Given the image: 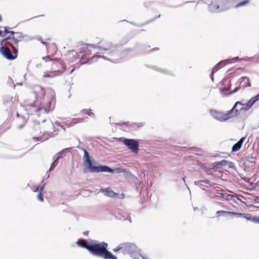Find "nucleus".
Instances as JSON below:
<instances>
[{"label": "nucleus", "instance_id": "nucleus-45", "mask_svg": "<svg viewBox=\"0 0 259 259\" xmlns=\"http://www.w3.org/2000/svg\"><path fill=\"white\" fill-rule=\"evenodd\" d=\"M114 198H118V199H124L125 198V195L123 193H121V194L116 193V195Z\"/></svg>", "mask_w": 259, "mask_h": 259}, {"label": "nucleus", "instance_id": "nucleus-18", "mask_svg": "<svg viewBox=\"0 0 259 259\" xmlns=\"http://www.w3.org/2000/svg\"><path fill=\"white\" fill-rule=\"evenodd\" d=\"M239 80L240 87H242L243 88H244L246 87L251 86V83L249 82V79L248 77H241Z\"/></svg>", "mask_w": 259, "mask_h": 259}, {"label": "nucleus", "instance_id": "nucleus-11", "mask_svg": "<svg viewBox=\"0 0 259 259\" xmlns=\"http://www.w3.org/2000/svg\"><path fill=\"white\" fill-rule=\"evenodd\" d=\"M123 249L122 253L125 254H131L133 251H137L138 247L134 244L130 242H124L122 243Z\"/></svg>", "mask_w": 259, "mask_h": 259}, {"label": "nucleus", "instance_id": "nucleus-19", "mask_svg": "<svg viewBox=\"0 0 259 259\" xmlns=\"http://www.w3.org/2000/svg\"><path fill=\"white\" fill-rule=\"evenodd\" d=\"M100 192L104 193L105 196L111 198H114L116 195V193L110 189V188H102L100 190Z\"/></svg>", "mask_w": 259, "mask_h": 259}, {"label": "nucleus", "instance_id": "nucleus-3", "mask_svg": "<svg viewBox=\"0 0 259 259\" xmlns=\"http://www.w3.org/2000/svg\"><path fill=\"white\" fill-rule=\"evenodd\" d=\"M76 147L83 151L84 155L82 157L83 164L87 167L90 172L99 173L107 172L114 174L124 172L125 171L124 169L120 167L113 169L108 166L104 165L98 164L97 165H93V161L88 151L85 149L80 147L79 145L76 146Z\"/></svg>", "mask_w": 259, "mask_h": 259}, {"label": "nucleus", "instance_id": "nucleus-21", "mask_svg": "<svg viewBox=\"0 0 259 259\" xmlns=\"http://www.w3.org/2000/svg\"><path fill=\"white\" fill-rule=\"evenodd\" d=\"M64 71V70H58L54 71L51 72L50 74H47L45 73L44 75V77H52L57 75H60L63 73V72Z\"/></svg>", "mask_w": 259, "mask_h": 259}, {"label": "nucleus", "instance_id": "nucleus-30", "mask_svg": "<svg viewBox=\"0 0 259 259\" xmlns=\"http://www.w3.org/2000/svg\"><path fill=\"white\" fill-rule=\"evenodd\" d=\"M84 119L83 118H73L72 121L69 123L70 126H72L76 124L77 123L82 122L83 121Z\"/></svg>", "mask_w": 259, "mask_h": 259}, {"label": "nucleus", "instance_id": "nucleus-47", "mask_svg": "<svg viewBox=\"0 0 259 259\" xmlns=\"http://www.w3.org/2000/svg\"><path fill=\"white\" fill-rule=\"evenodd\" d=\"M10 28L8 27H5V30L3 31V34H5V36L7 35L8 34H9L10 30H9Z\"/></svg>", "mask_w": 259, "mask_h": 259}, {"label": "nucleus", "instance_id": "nucleus-50", "mask_svg": "<svg viewBox=\"0 0 259 259\" xmlns=\"http://www.w3.org/2000/svg\"><path fill=\"white\" fill-rule=\"evenodd\" d=\"M254 158L253 157H252V156H251V157H248L247 158V160L248 161H249V162H250V163H255V161H252V160H251V159H254Z\"/></svg>", "mask_w": 259, "mask_h": 259}, {"label": "nucleus", "instance_id": "nucleus-52", "mask_svg": "<svg viewBox=\"0 0 259 259\" xmlns=\"http://www.w3.org/2000/svg\"><path fill=\"white\" fill-rule=\"evenodd\" d=\"M202 181L203 182V183H205V184L209 185L210 186L212 185L211 183H210V182L208 180H202Z\"/></svg>", "mask_w": 259, "mask_h": 259}, {"label": "nucleus", "instance_id": "nucleus-51", "mask_svg": "<svg viewBox=\"0 0 259 259\" xmlns=\"http://www.w3.org/2000/svg\"><path fill=\"white\" fill-rule=\"evenodd\" d=\"M36 38L39 40L42 44L46 45L47 43L42 40V38L40 36H37Z\"/></svg>", "mask_w": 259, "mask_h": 259}, {"label": "nucleus", "instance_id": "nucleus-36", "mask_svg": "<svg viewBox=\"0 0 259 259\" xmlns=\"http://www.w3.org/2000/svg\"><path fill=\"white\" fill-rule=\"evenodd\" d=\"M89 111H91V110L89 109L88 110L87 109H84L81 110L80 111V112L83 113V114H87L89 116H94V113L91 112H89Z\"/></svg>", "mask_w": 259, "mask_h": 259}, {"label": "nucleus", "instance_id": "nucleus-22", "mask_svg": "<svg viewBox=\"0 0 259 259\" xmlns=\"http://www.w3.org/2000/svg\"><path fill=\"white\" fill-rule=\"evenodd\" d=\"M243 218L245 219L246 220L250 221L254 223H257L259 221V217H252L251 214H243Z\"/></svg>", "mask_w": 259, "mask_h": 259}, {"label": "nucleus", "instance_id": "nucleus-15", "mask_svg": "<svg viewBox=\"0 0 259 259\" xmlns=\"http://www.w3.org/2000/svg\"><path fill=\"white\" fill-rule=\"evenodd\" d=\"M218 2L221 6V11H224L233 6L235 0H218Z\"/></svg>", "mask_w": 259, "mask_h": 259}, {"label": "nucleus", "instance_id": "nucleus-13", "mask_svg": "<svg viewBox=\"0 0 259 259\" xmlns=\"http://www.w3.org/2000/svg\"><path fill=\"white\" fill-rule=\"evenodd\" d=\"M227 87L225 86L222 88H220L221 93L224 95V96H228L230 95H232L238 92V91L241 88L240 85H239L236 87L232 92H230L228 93L227 92L230 91L231 87V84L230 82V80L229 81L228 83L227 84Z\"/></svg>", "mask_w": 259, "mask_h": 259}, {"label": "nucleus", "instance_id": "nucleus-7", "mask_svg": "<svg viewBox=\"0 0 259 259\" xmlns=\"http://www.w3.org/2000/svg\"><path fill=\"white\" fill-rule=\"evenodd\" d=\"M1 46L0 53L7 60H14L17 57L18 49L13 50L12 52L6 44L1 42Z\"/></svg>", "mask_w": 259, "mask_h": 259}, {"label": "nucleus", "instance_id": "nucleus-61", "mask_svg": "<svg viewBox=\"0 0 259 259\" xmlns=\"http://www.w3.org/2000/svg\"><path fill=\"white\" fill-rule=\"evenodd\" d=\"M55 124H56V125L58 126H61V124H60V122H58V121H56V122H55Z\"/></svg>", "mask_w": 259, "mask_h": 259}, {"label": "nucleus", "instance_id": "nucleus-55", "mask_svg": "<svg viewBox=\"0 0 259 259\" xmlns=\"http://www.w3.org/2000/svg\"><path fill=\"white\" fill-rule=\"evenodd\" d=\"M134 184L135 187H139L141 185V182L139 181L138 183H135Z\"/></svg>", "mask_w": 259, "mask_h": 259}, {"label": "nucleus", "instance_id": "nucleus-8", "mask_svg": "<svg viewBox=\"0 0 259 259\" xmlns=\"http://www.w3.org/2000/svg\"><path fill=\"white\" fill-rule=\"evenodd\" d=\"M133 51L134 49L133 48H126L121 50V47L118 45L116 50L114 51V52H112L110 55L112 56L113 60H118L126 57Z\"/></svg>", "mask_w": 259, "mask_h": 259}, {"label": "nucleus", "instance_id": "nucleus-56", "mask_svg": "<svg viewBox=\"0 0 259 259\" xmlns=\"http://www.w3.org/2000/svg\"><path fill=\"white\" fill-rule=\"evenodd\" d=\"M217 68H215V66L212 68V73H215V72H217L218 71Z\"/></svg>", "mask_w": 259, "mask_h": 259}, {"label": "nucleus", "instance_id": "nucleus-10", "mask_svg": "<svg viewBox=\"0 0 259 259\" xmlns=\"http://www.w3.org/2000/svg\"><path fill=\"white\" fill-rule=\"evenodd\" d=\"M209 113L213 118L221 122H224L228 119L226 113L221 111L210 109Z\"/></svg>", "mask_w": 259, "mask_h": 259}, {"label": "nucleus", "instance_id": "nucleus-14", "mask_svg": "<svg viewBox=\"0 0 259 259\" xmlns=\"http://www.w3.org/2000/svg\"><path fill=\"white\" fill-rule=\"evenodd\" d=\"M117 125H119V126L126 125L133 130H137L138 128L143 127L144 125V123L142 122L130 123L129 121H127V122L117 123Z\"/></svg>", "mask_w": 259, "mask_h": 259}, {"label": "nucleus", "instance_id": "nucleus-49", "mask_svg": "<svg viewBox=\"0 0 259 259\" xmlns=\"http://www.w3.org/2000/svg\"><path fill=\"white\" fill-rule=\"evenodd\" d=\"M132 180L133 181V183L135 184V183H138V181H139V179L137 178V177H135L134 176H132Z\"/></svg>", "mask_w": 259, "mask_h": 259}, {"label": "nucleus", "instance_id": "nucleus-60", "mask_svg": "<svg viewBox=\"0 0 259 259\" xmlns=\"http://www.w3.org/2000/svg\"><path fill=\"white\" fill-rule=\"evenodd\" d=\"M0 37H5V34H3V32L0 30Z\"/></svg>", "mask_w": 259, "mask_h": 259}, {"label": "nucleus", "instance_id": "nucleus-37", "mask_svg": "<svg viewBox=\"0 0 259 259\" xmlns=\"http://www.w3.org/2000/svg\"><path fill=\"white\" fill-rule=\"evenodd\" d=\"M222 197L227 200H231L232 198L233 197V196L231 194H221Z\"/></svg>", "mask_w": 259, "mask_h": 259}, {"label": "nucleus", "instance_id": "nucleus-54", "mask_svg": "<svg viewBox=\"0 0 259 259\" xmlns=\"http://www.w3.org/2000/svg\"><path fill=\"white\" fill-rule=\"evenodd\" d=\"M123 220H126V219L125 218V217L124 216H123ZM127 220L131 223L132 222V220H131V218L130 216H128L127 217Z\"/></svg>", "mask_w": 259, "mask_h": 259}, {"label": "nucleus", "instance_id": "nucleus-17", "mask_svg": "<svg viewBox=\"0 0 259 259\" xmlns=\"http://www.w3.org/2000/svg\"><path fill=\"white\" fill-rule=\"evenodd\" d=\"M239 58L238 57H235L231 59H226L222 60L218 63V66H220L221 68L225 66L226 64L229 63H232L233 62L239 60Z\"/></svg>", "mask_w": 259, "mask_h": 259}, {"label": "nucleus", "instance_id": "nucleus-31", "mask_svg": "<svg viewBox=\"0 0 259 259\" xmlns=\"http://www.w3.org/2000/svg\"><path fill=\"white\" fill-rule=\"evenodd\" d=\"M231 211H225V210H218L217 212V214H218V217L223 215L224 217H227L230 215Z\"/></svg>", "mask_w": 259, "mask_h": 259}, {"label": "nucleus", "instance_id": "nucleus-35", "mask_svg": "<svg viewBox=\"0 0 259 259\" xmlns=\"http://www.w3.org/2000/svg\"><path fill=\"white\" fill-rule=\"evenodd\" d=\"M243 214L244 213L231 211L230 215H231V218H233L234 217H235L236 218H240L243 217L244 215Z\"/></svg>", "mask_w": 259, "mask_h": 259}, {"label": "nucleus", "instance_id": "nucleus-4", "mask_svg": "<svg viewBox=\"0 0 259 259\" xmlns=\"http://www.w3.org/2000/svg\"><path fill=\"white\" fill-rule=\"evenodd\" d=\"M90 44H84L82 47L80 49V51L78 52L79 54H81V56L80 57L81 61H82L83 60H84L83 62H82L81 63L82 64H85L86 63L91 64L93 62V60L99 58H103L105 60H110V59L107 58V57L105 56L104 55L94 56L92 58H87V56L91 55L92 54V51L88 48L89 47H90ZM94 61H95L94 60Z\"/></svg>", "mask_w": 259, "mask_h": 259}, {"label": "nucleus", "instance_id": "nucleus-58", "mask_svg": "<svg viewBox=\"0 0 259 259\" xmlns=\"http://www.w3.org/2000/svg\"><path fill=\"white\" fill-rule=\"evenodd\" d=\"M89 232L88 231H86L83 232V235L85 236H88L89 235Z\"/></svg>", "mask_w": 259, "mask_h": 259}, {"label": "nucleus", "instance_id": "nucleus-27", "mask_svg": "<svg viewBox=\"0 0 259 259\" xmlns=\"http://www.w3.org/2000/svg\"><path fill=\"white\" fill-rule=\"evenodd\" d=\"M154 20V19H151L150 20H148V21H146L144 23L139 24H136V23H134L133 22H130V21H127L126 20H123L122 21H126V22H127L128 23H130V24H132L133 25H135V26H138V27H143V26H145V25H147V24H149L150 23H151V22H153Z\"/></svg>", "mask_w": 259, "mask_h": 259}, {"label": "nucleus", "instance_id": "nucleus-33", "mask_svg": "<svg viewBox=\"0 0 259 259\" xmlns=\"http://www.w3.org/2000/svg\"><path fill=\"white\" fill-rule=\"evenodd\" d=\"M241 146L238 142L236 143L232 147V152H235L239 151L241 148Z\"/></svg>", "mask_w": 259, "mask_h": 259}, {"label": "nucleus", "instance_id": "nucleus-12", "mask_svg": "<svg viewBox=\"0 0 259 259\" xmlns=\"http://www.w3.org/2000/svg\"><path fill=\"white\" fill-rule=\"evenodd\" d=\"M242 103L239 101H237L235 103L232 108L226 112L228 119L232 117L240 114V111H239V108L237 109V108L238 107V106H242Z\"/></svg>", "mask_w": 259, "mask_h": 259}, {"label": "nucleus", "instance_id": "nucleus-24", "mask_svg": "<svg viewBox=\"0 0 259 259\" xmlns=\"http://www.w3.org/2000/svg\"><path fill=\"white\" fill-rule=\"evenodd\" d=\"M53 161L51 163V166L50 167V169H49V171H48L47 172V174H48V173L49 171H51L53 170L55 168V167L57 165V164H58V160H59V159H60V157H57V156L55 157L54 156L53 158Z\"/></svg>", "mask_w": 259, "mask_h": 259}, {"label": "nucleus", "instance_id": "nucleus-32", "mask_svg": "<svg viewBox=\"0 0 259 259\" xmlns=\"http://www.w3.org/2000/svg\"><path fill=\"white\" fill-rule=\"evenodd\" d=\"M15 38L17 39V41L19 42L22 41L24 38V35L22 32H17L16 35H15Z\"/></svg>", "mask_w": 259, "mask_h": 259}, {"label": "nucleus", "instance_id": "nucleus-48", "mask_svg": "<svg viewBox=\"0 0 259 259\" xmlns=\"http://www.w3.org/2000/svg\"><path fill=\"white\" fill-rule=\"evenodd\" d=\"M246 139V137H242L237 142L241 145H242L243 143Z\"/></svg>", "mask_w": 259, "mask_h": 259}, {"label": "nucleus", "instance_id": "nucleus-26", "mask_svg": "<svg viewBox=\"0 0 259 259\" xmlns=\"http://www.w3.org/2000/svg\"><path fill=\"white\" fill-rule=\"evenodd\" d=\"M259 101V97L257 94L256 96L251 98L247 102L249 106L248 108H250L256 102Z\"/></svg>", "mask_w": 259, "mask_h": 259}, {"label": "nucleus", "instance_id": "nucleus-28", "mask_svg": "<svg viewBox=\"0 0 259 259\" xmlns=\"http://www.w3.org/2000/svg\"><path fill=\"white\" fill-rule=\"evenodd\" d=\"M146 48L147 47L145 45L137 43L133 49H134V51H140L145 50Z\"/></svg>", "mask_w": 259, "mask_h": 259}, {"label": "nucleus", "instance_id": "nucleus-57", "mask_svg": "<svg viewBox=\"0 0 259 259\" xmlns=\"http://www.w3.org/2000/svg\"><path fill=\"white\" fill-rule=\"evenodd\" d=\"M214 73H212V72H211V74H210V77L211 80L212 81H213V74H214Z\"/></svg>", "mask_w": 259, "mask_h": 259}, {"label": "nucleus", "instance_id": "nucleus-44", "mask_svg": "<svg viewBox=\"0 0 259 259\" xmlns=\"http://www.w3.org/2000/svg\"><path fill=\"white\" fill-rule=\"evenodd\" d=\"M45 185H46V183L44 184L41 187H37L36 188V189L35 190V191H38L39 192H42V191L44 190V189H45Z\"/></svg>", "mask_w": 259, "mask_h": 259}, {"label": "nucleus", "instance_id": "nucleus-2", "mask_svg": "<svg viewBox=\"0 0 259 259\" xmlns=\"http://www.w3.org/2000/svg\"><path fill=\"white\" fill-rule=\"evenodd\" d=\"M35 96L36 102L38 103L35 105L37 106L34 111V113L38 117L42 114L48 113L51 111L53 95L51 94V97H45L46 92L45 89L40 86L36 87L35 90L32 92Z\"/></svg>", "mask_w": 259, "mask_h": 259}, {"label": "nucleus", "instance_id": "nucleus-40", "mask_svg": "<svg viewBox=\"0 0 259 259\" xmlns=\"http://www.w3.org/2000/svg\"><path fill=\"white\" fill-rule=\"evenodd\" d=\"M122 249H123V246H122V243L119 244L116 247L113 249V251L115 252H118L119 251L121 250L122 252Z\"/></svg>", "mask_w": 259, "mask_h": 259}, {"label": "nucleus", "instance_id": "nucleus-38", "mask_svg": "<svg viewBox=\"0 0 259 259\" xmlns=\"http://www.w3.org/2000/svg\"><path fill=\"white\" fill-rule=\"evenodd\" d=\"M130 255L134 259H139V257L141 256V255L140 253H138L137 251H133V252Z\"/></svg>", "mask_w": 259, "mask_h": 259}, {"label": "nucleus", "instance_id": "nucleus-46", "mask_svg": "<svg viewBox=\"0 0 259 259\" xmlns=\"http://www.w3.org/2000/svg\"><path fill=\"white\" fill-rule=\"evenodd\" d=\"M32 139L35 141H44L42 137H33Z\"/></svg>", "mask_w": 259, "mask_h": 259}, {"label": "nucleus", "instance_id": "nucleus-34", "mask_svg": "<svg viewBox=\"0 0 259 259\" xmlns=\"http://www.w3.org/2000/svg\"><path fill=\"white\" fill-rule=\"evenodd\" d=\"M42 59L43 60H44L46 62H49V61H52L53 62V65L54 64H56L57 63V62H58V61H56L55 60L52 59L48 56H46V57H43L42 58Z\"/></svg>", "mask_w": 259, "mask_h": 259}, {"label": "nucleus", "instance_id": "nucleus-5", "mask_svg": "<svg viewBox=\"0 0 259 259\" xmlns=\"http://www.w3.org/2000/svg\"><path fill=\"white\" fill-rule=\"evenodd\" d=\"M118 45H113L111 42H107L103 45L99 46L97 45H90V47L91 48H95L98 49L99 51L97 53L103 54L105 55L107 58L110 59V61H112V56L110 55L112 52H114L116 50Z\"/></svg>", "mask_w": 259, "mask_h": 259}, {"label": "nucleus", "instance_id": "nucleus-42", "mask_svg": "<svg viewBox=\"0 0 259 259\" xmlns=\"http://www.w3.org/2000/svg\"><path fill=\"white\" fill-rule=\"evenodd\" d=\"M130 40V38L129 37L126 36L122 38L121 41V45H124L128 42Z\"/></svg>", "mask_w": 259, "mask_h": 259}, {"label": "nucleus", "instance_id": "nucleus-63", "mask_svg": "<svg viewBox=\"0 0 259 259\" xmlns=\"http://www.w3.org/2000/svg\"><path fill=\"white\" fill-rule=\"evenodd\" d=\"M23 126H24L23 124H20V125H19L18 128L19 129H21L22 128H23Z\"/></svg>", "mask_w": 259, "mask_h": 259}, {"label": "nucleus", "instance_id": "nucleus-9", "mask_svg": "<svg viewBox=\"0 0 259 259\" xmlns=\"http://www.w3.org/2000/svg\"><path fill=\"white\" fill-rule=\"evenodd\" d=\"M1 42L3 44H5L7 46L11 47L12 50H16V49H18L19 42L15 36H8L6 38H4Z\"/></svg>", "mask_w": 259, "mask_h": 259}, {"label": "nucleus", "instance_id": "nucleus-20", "mask_svg": "<svg viewBox=\"0 0 259 259\" xmlns=\"http://www.w3.org/2000/svg\"><path fill=\"white\" fill-rule=\"evenodd\" d=\"M151 68L153 70H156L157 71H159L162 73L168 75H170L172 76H174L175 74L172 72L170 71L169 70L165 69H162L161 68H159L156 66H152L151 67Z\"/></svg>", "mask_w": 259, "mask_h": 259}, {"label": "nucleus", "instance_id": "nucleus-59", "mask_svg": "<svg viewBox=\"0 0 259 259\" xmlns=\"http://www.w3.org/2000/svg\"><path fill=\"white\" fill-rule=\"evenodd\" d=\"M254 201L259 203V197H256V198L254 199Z\"/></svg>", "mask_w": 259, "mask_h": 259}, {"label": "nucleus", "instance_id": "nucleus-1", "mask_svg": "<svg viewBox=\"0 0 259 259\" xmlns=\"http://www.w3.org/2000/svg\"><path fill=\"white\" fill-rule=\"evenodd\" d=\"M83 241L82 243L78 240L76 244L78 246L87 249L93 255L103 259H118L116 255L108 250L107 243L93 239L83 240Z\"/></svg>", "mask_w": 259, "mask_h": 259}, {"label": "nucleus", "instance_id": "nucleus-6", "mask_svg": "<svg viewBox=\"0 0 259 259\" xmlns=\"http://www.w3.org/2000/svg\"><path fill=\"white\" fill-rule=\"evenodd\" d=\"M131 151L137 154L139 151V142L138 140L135 139H128L124 137H120L118 139Z\"/></svg>", "mask_w": 259, "mask_h": 259}, {"label": "nucleus", "instance_id": "nucleus-64", "mask_svg": "<svg viewBox=\"0 0 259 259\" xmlns=\"http://www.w3.org/2000/svg\"><path fill=\"white\" fill-rule=\"evenodd\" d=\"M215 66V68H217V70H218L219 69H220V68H221L220 66H218V64H216Z\"/></svg>", "mask_w": 259, "mask_h": 259}, {"label": "nucleus", "instance_id": "nucleus-29", "mask_svg": "<svg viewBox=\"0 0 259 259\" xmlns=\"http://www.w3.org/2000/svg\"><path fill=\"white\" fill-rule=\"evenodd\" d=\"M224 166H228V168L236 170V167L233 162L224 159Z\"/></svg>", "mask_w": 259, "mask_h": 259}, {"label": "nucleus", "instance_id": "nucleus-41", "mask_svg": "<svg viewBox=\"0 0 259 259\" xmlns=\"http://www.w3.org/2000/svg\"><path fill=\"white\" fill-rule=\"evenodd\" d=\"M194 184H195V185L198 186L200 188H202V187L204 186V185L203 184L202 180L195 181Z\"/></svg>", "mask_w": 259, "mask_h": 259}, {"label": "nucleus", "instance_id": "nucleus-25", "mask_svg": "<svg viewBox=\"0 0 259 259\" xmlns=\"http://www.w3.org/2000/svg\"><path fill=\"white\" fill-rule=\"evenodd\" d=\"M225 162H224V160L221 161H217L214 162L212 163V169H214L215 170H217L218 168H220L223 166H224V163Z\"/></svg>", "mask_w": 259, "mask_h": 259}, {"label": "nucleus", "instance_id": "nucleus-39", "mask_svg": "<svg viewBox=\"0 0 259 259\" xmlns=\"http://www.w3.org/2000/svg\"><path fill=\"white\" fill-rule=\"evenodd\" d=\"M242 106H240L241 108H239V111L241 112V111H247L249 110V108H248V106H249V104L248 103H245V104H242Z\"/></svg>", "mask_w": 259, "mask_h": 259}, {"label": "nucleus", "instance_id": "nucleus-53", "mask_svg": "<svg viewBox=\"0 0 259 259\" xmlns=\"http://www.w3.org/2000/svg\"><path fill=\"white\" fill-rule=\"evenodd\" d=\"M17 32L14 31H10L9 35L8 36H15Z\"/></svg>", "mask_w": 259, "mask_h": 259}, {"label": "nucleus", "instance_id": "nucleus-16", "mask_svg": "<svg viewBox=\"0 0 259 259\" xmlns=\"http://www.w3.org/2000/svg\"><path fill=\"white\" fill-rule=\"evenodd\" d=\"M208 10L211 13L222 12L221 11V6L219 4L218 0L209 5Z\"/></svg>", "mask_w": 259, "mask_h": 259}, {"label": "nucleus", "instance_id": "nucleus-62", "mask_svg": "<svg viewBox=\"0 0 259 259\" xmlns=\"http://www.w3.org/2000/svg\"><path fill=\"white\" fill-rule=\"evenodd\" d=\"M49 136L50 137H53V136H54V134H53V133H49Z\"/></svg>", "mask_w": 259, "mask_h": 259}, {"label": "nucleus", "instance_id": "nucleus-43", "mask_svg": "<svg viewBox=\"0 0 259 259\" xmlns=\"http://www.w3.org/2000/svg\"><path fill=\"white\" fill-rule=\"evenodd\" d=\"M37 199L40 201L41 202H43L44 201V195L43 194L39 192L37 195Z\"/></svg>", "mask_w": 259, "mask_h": 259}, {"label": "nucleus", "instance_id": "nucleus-23", "mask_svg": "<svg viewBox=\"0 0 259 259\" xmlns=\"http://www.w3.org/2000/svg\"><path fill=\"white\" fill-rule=\"evenodd\" d=\"M72 150V147H69L67 148H64L58 153H57L56 155H54L55 157H59L60 159L61 158L63 155H65V154L67 152H71Z\"/></svg>", "mask_w": 259, "mask_h": 259}]
</instances>
